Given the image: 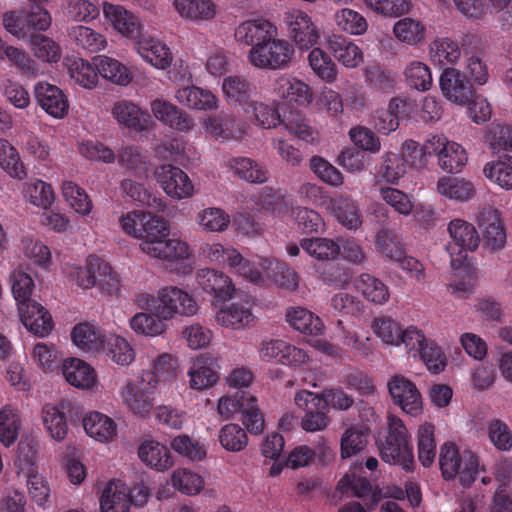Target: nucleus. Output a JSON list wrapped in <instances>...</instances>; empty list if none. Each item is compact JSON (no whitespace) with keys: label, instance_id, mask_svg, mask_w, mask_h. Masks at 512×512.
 <instances>
[{"label":"nucleus","instance_id":"19","mask_svg":"<svg viewBox=\"0 0 512 512\" xmlns=\"http://www.w3.org/2000/svg\"><path fill=\"white\" fill-rule=\"evenodd\" d=\"M34 93L40 107L51 117L63 119L68 114L69 101L59 87L39 82L35 85Z\"/></svg>","mask_w":512,"mask_h":512},{"label":"nucleus","instance_id":"45","mask_svg":"<svg viewBox=\"0 0 512 512\" xmlns=\"http://www.w3.org/2000/svg\"><path fill=\"white\" fill-rule=\"evenodd\" d=\"M101 351L108 359L120 366H128L135 359V352L131 344L116 334L106 336Z\"/></svg>","mask_w":512,"mask_h":512},{"label":"nucleus","instance_id":"3","mask_svg":"<svg viewBox=\"0 0 512 512\" xmlns=\"http://www.w3.org/2000/svg\"><path fill=\"white\" fill-rule=\"evenodd\" d=\"M141 361L145 367L141 375L142 381L152 391H156L161 384L175 380L180 373L178 357L168 352L147 351Z\"/></svg>","mask_w":512,"mask_h":512},{"label":"nucleus","instance_id":"7","mask_svg":"<svg viewBox=\"0 0 512 512\" xmlns=\"http://www.w3.org/2000/svg\"><path fill=\"white\" fill-rule=\"evenodd\" d=\"M154 175L164 193L173 200L189 199L196 193L189 175L177 166L160 165L155 168Z\"/></svg>","mask_w":512,"mask_h":512},{"label":"nucleus","instance_id":"6","mask_svg":"<svg viewBox=\"0 0 512 512\" xmlns=\"http://www.w3.org/2000/svg\"><path fill=\"white\" fill-rule=\"evenodd\" d=\"M296 406L303 411L301 427L307 432H317L326 429L330 424L327 403L319 394L301 390L295 394Z\"/></svg>","mask_w":512,"mask_h":512},{"label":"nucleus","instance_id":"64","mask_svg":"<svg viewBox=\"0 0 512 512\" xmlns=\"http://www.w3.org/2000/svg\"><path fill=\"white\" fill-rule=\"evenodd\" d=\"M485 177L499 188L512 190V165L504 161H491L483 168Z\"/></svg>","mask_w":512,"mask_h":512},{"label":"nucleus","instance_id":"12","mask_svg":"<svg viewBox=\"0 0 512 512\" xmlns=\"http://www.w3.org/2000/svg\"><path fill=\"white\" fill-rule=\"evenodd\" d=\"M477 224L482 234L485 249L496 252L505 247L507 235L500 211L491 207H484L478 213Z\"/></svg>","mask_w":512,"mask_h":512},{"label":"nucleus","instance_id":"46","mask_svg":"<svg viewBox=\"0 0 512 512\" xmlns=\"http://www.w3.org/2000/svg\"><path fill=\"white\" fill-rule=\"evenodd\" d=\"M333 21L338 31L351 36L364 35L368 30L367 19L351 8H341L334 12Z\"/></svg>","mask_w":512,"mask_h":512},{"label":"nucleus","instance_id":"27","mask_svg":"<svg viewBox=\"0 0 512 512\" xmlns=\"http://www.w3.org/2000/svg\"><path fill=\"white\" fill-rule=\"evenodd\" d=\"M82 422L86 434L101 444H109L117 436V423L101 412H89Z\"/></svg>","mask_w":512,"mask_h":512},{"label":"nucleus","instance_id":"4","mask_svg":"<svg viewBox=\"0 0 512 512\" xmlns=\"http://www.w3.org/2000/svg\"><path fill=\"white\" fill-rule=\"evenodd\" d=\"M294 55L293 46L285 39L272 37L260 46L251 48L248 53L249 62L256 68L266 70L286 69Z\"/></svg>","mask_w":512,"mask_h":512},{"label":"nucleus","instance_id":"30","mask_svg":"<svg viewBox=\"0 0 512 512\" xmlns=\"http://www.w3.org/2000/svg\"><path fill=\"white\" fill-rule=\"evenodd\" d=\"M448 232L453 244L460 249L456 258H460L462 262L466 258L464 251H475L479 246L480 237L476 228L463 219L452 220L448 225Z\"/></svg>","mask_w":512,"mask_h":512},{"label":"nucleus","instance_id":"21","mask_svg":"<svg viewBox=\"0 0 512 512\" xmlns=\"http://www.w3.org/2000/svg\"><path fill=\"white\" fill-rule=\"evenodd\" d=\"M154 392L142 380H127L120 388L119 396L129 411L134 414H145L152 407L150 395Z\"/></svg>","mask_w":512,"mask_h":512},{"label":"nucleus","instance_id":"37","mask_svg":"<svg viewBox=\"0 0 512 512\" xmlns=\"http://www.w3.org/2000/svg\"><path fill=\"white\" fill-rule=\"evenodd\" d=\"M94 66L102 78L116 85L127 86L133 79L132 72L125 64L107 55L94 57Z\"/></svg>","mask_w":512,"mask_h":512},{"label":"nucleus","instance_id":"33","mask_svg":"<svg viewBox=\"0 0 512 512\" xmlns=\"http://www.w3.org/2000/svg\"><path fill=\"white\" fill-rule=\"evenodd\" d=\"M62 372L66 381L80 389H91L97 384L95 370L79 358L64 361Z\"/></svg>","mask_w":512,"mask_h":512},{"label":"nucleus","instance_id":"39","mask_svg":"<svg viewBox=\"0 0 512 512\" xmlns=\"http://www.w3.org/2000/svg\"><path fill=\"white\" fill-rule=\"evenodd\" d=\"M243 110L254 125L263 129H273L282 123L274 104L251 100Z\"/></svg>","mask_w":512,"mask_h":512},{"label":"nucleus","instance_id":"18","mask_svg":"<svg viewBox=\"0 0 512 512\" xmlns=\"http://www.w3.org/2000/svg\"><path fill=\"white\" fill-rule=\"evenodd\" d=\"M214 320L222 329L243 331L254 326L256 317L247 306L233 302L221 305L215 311Z\"/></svg>","mask_w":512,"mask_h":512},{"label":"nucleus","instance_id":"42","mask_svg":"<svg viewBox=\"0 0 512 512\" xmlns=\"http://www.w3.org/2000/svg\"><path fill=\"white\" fill-rule=\"evenodd\" d=\"M354 286L367 301L376 305H383L390 298L388 286L368 273L359 275L354 282Z\"/></svg>","mask_w":512,"mask_h":512},{"label":"nucleus","instance_id":"1","mask_svg":"<svg viewBox=\"0 0 512 512\" xmlns=\"http://www.w3.org/2000/svg\"><path fill=\"white\" fill-rule=\"evenodd\" d=\"M139 237L140 250L147 256L174 264L188 260L191 249L180 238H170V225L163 217L149 213Z\"/></svg>","mask_w":512,"mask_h":512},{"label":"nucleus","instance_id":"16","mask_svg":"<svg viewBox=\"0 0 512 512\" xmlns=\"http://www.w3.org/2000/svg\"><path fill=\"white\" fill-rule=\"evenodd\" d=\"M388 390L394 401L405 413L417 416L422 412V397L416 385L408 378L396 375L388 382Z\"/></svg>","mask_w":512,"mask_h":512},{"label":"nucleus","instance_id":"22","mask_svg":"<svg viewBox=\"0 0 512 512\" xmlns=\"http://www.w3.org/2000/svg\"><path fill=\"white\" fill-rule=\"evenodd\" d=\"M187 375L190 388L194 390L207 389L219 379L217 360L207 354L199 355L193 361Z\"/></svg>","mask_w":512,"mask_h":512},{"label":"nucleus","instance_id":"43","mask_svg":"<svg viewBox=\"0 0 512 512\" xmlns=\"http://www.w3.org/2000/svg\"><path fill=\"white\" fill-rule=\"evenodd\" d=\"M301 248L318 261H333L340 255V243L327 237L303 238Z\"/></svg>","mask_w":512,"mask_h":512},{"label":"nucleus","instance_id":"40","mask_svg":"<svg viewBox=\"0 0 512 512\" xmlns=\"http://www.w3.org/2000/svg\"><path fill=\"white\" fill-rule=\"evenodd\" d=\"M393 35L401 43L416 47L426 38V25L419 19L404 17L393 26Z\"/></svg>","mask_w":512,"mask_h":512},{"label":"nucleus","instance_id":"8","mask_svg":"<svg viewBox=\"0 0 512 512\" xmlns=\"http://www.w3.org/2000/svg\"><path fill=\"white\" fill-rule=\"evenodd\" d=\"M200 123L207 135L221 142L240 140L248 128L241 117L224 111L203 117Z\"/></svg>","mask_w":512,"mask_h":512},{"label":"nucleus","instance_id":"5","mask_svg":"<svg viewBox=\"0 0 512 512\" xmlns=\"http://www.w3.org/2000/svg\"><path fill=\"white\" fill-rule=\"evenodd\" d=\"M439 465L446 480L458 476L464 486L475 480L478 471V462L472 450H442Z\"/></svg>","mask_w":512,"mask_h":512},{"label":"nucleus","instance_id":"13","mask_svg":"<svg viewBox=\"0 0 512 512\" xmlns=\"http://www.w3.org/2000/svg\"><path fill=\"white\" fill-rule=\"evenodd\" d=\"M439 85L444 98L457 106L469 103L475 93L467 76L456 68L444 69L439 79Z\"/></svg>","mask_w":512,"mask_h":512},{"label":"nucleus","instance_id":"38","mask_svg":"<svg viewBox=\"0 0 512 512\" xmlns=\"http://www.w3.org/2000/svg\"><path fill=\"white\" fill-rule=\"evenodd\" d=\"M106 336L97 325L88 322L77 324L71 332L73 344L91 353L101 351Z\"/></svg>","mask_w":512,"mask_h":512},{"label":"nucleus","instance_id":"17","mask_svg":"<svg viewBox=\"0 0 512 512\" xmlns=\"http://www.w3.org/2000/svg\"><path fill=\"white\" fill-rule=\"evenodd\" d=\"M134 50L146 63L156 69L165 70L173 61V54L168 45L151 35L142 33L134 43Z\"/></svg>","mask_w":512,"mask_h":512},{"label":"nucleus","instance_id":"58","mask_svg":"<svg viewBox=\"0 0 512 512\" xmlns=\"http://www.w3.org/2000/svg\"><path fill=\"white\" fill-rule=\"evenodd\" d=\"M42 414L43 423L49 435L57 441L63 440L68 432L64 413L53 404H45Z\"/></svg>","mask_w":512,"mask_h":512},{"label":"nucleus","instance_id":"53","mask_svg":"<svg viewBox=\"0 0 512 512\" xmlns=\"http://www.w3.org/2000/svg\"><path fill=\"white\" fill-rule=\"evenodd\" d=\"M429 55L436 63L453 65L460 59L461 50L456 41L448 37H439L430 43Z\"/></svg>","mask_w":512,"mask_h":512},{"label":"nucleus","instance_id":"57","mask_svg":"<svg viewBox=\"0 0 512 512\" xmlns=\"http://www.w3.org/2000/svg\"><path fill=\"white\" fill-rule=\"evenodd\" d=\"M405 173L406 164L402 156L393 152H386L382 155L377 174L384 181L390 184H398Z\"/></svg>","mask_w":512,"mask_h":512},{"label":"nucleus","instance_id":"24","mask_svg":"<svg viewBox=\"0 0 512 512\" xmlns=\"http://www.w3.org/2000/svg\"><path fill=\"white\" fill-rule=\"evenodd\" d=\"M314 450H263L266 460L272 462L269 475L275 477L284 467L296 469L306 466L311 461Z\"/></svg>","mask_w":512,"mask_h":512},{"label":"nucleus","instance_id":"50","mask_svg":"<svg viewBox=\"0 0 512 512\" xmlns=\"http://www.w3.org/2000/svg\"><path fill=\"white\" fill-rule=\"evenodd\" d=\"M68 35L78 47L91 53L104 50L108 44L103 34L87 26H74L69 29Z\"/></svg>","mask_w":512,"mask_h":512},{"label":"nucleus","instance_id":"59","mask_svg":"<svg viewBox=\"0 0 512 512\" xmlns=\"http://www.w3.org/2000/svg\"><path fill=\"white\" fill-rule=\"evenodd\" d=\"M0 166L11 177L23 179L26 176L24 164L16 148L2 138H0Z\"/></svg>","mask_w":512,"mask_h":512},{"label":"nucleus","instance_id":"14","mask_svg":"<svg viewBox=\"0 0 512 512\" xmlns=\"http://www.w3.org/2000/svg\"><path fill=\"white\" fill-rule=\"evenodd\" d=\"M150 110L156 120L182 133L192 131L196 125L189 113L163 97L153 99Z\"/></svg>","mask_w":512,"mask_h":512},{"label":"nucleus","instance_id":"36","mask_svg":"<svg viewBox=\"0 0 512 512\" xmlns=\"http://www.w3.org/2000/svg\"><path fill=\"white\" fill-rule=\"evenodd\" d=\"M437 192L452 201L468 202L475 195V185L460 177L443 176L436 185Z\"/></svg>","mask_w":512,"mask_h":512},{"label":"nucleus","instance_id":"10","mask_svg":"<svg viewBox=\"0 0 512 512\" xmlns=\"http://www.w3.org/2000/svg\"><path fill=\"white\" fill-rule=\"evenodd\" d=\"M196 284L213 298L214 303H223L233 299L236 287L230 276L213 268H201L196 271Z\"/></svg>","mask_w":512,"mask_h":512},{"label":"nucleus","instance_id":"62","mask_svg":"<svg viewBox=\"0 0 512 512\" xmlns=\"http://www.w3.org/2000/svg\"><path fill=\"white\" fill-rule=\"evenodd\" d=\"M171 483L177 491L188 496L199 494L205 485L204 479L199 474L186 469L175 470Z\"/></svg>","mask_w":512,"mask_h":512},{"label":"nucleus","instance_id":"61","mask_svg":"<svg viewBox=\"0 0 512 512\" xmlns=\"http://www.w3.org/2000/svg\"><path fill=\"white\" fill-rule=\"evenodd\" d=\"M404 75L407 84L413 89L424 92L432 87V73L424 62H410L404 70Z\"/></svg>","mask_w":512,"mask_h":512},{"label":"nucleus","instance_id":"2","mask_svg":"<svg viewBox=\"0 0 512 512\" xmlns=\"http://www.w3.org/2000/svg\"><path fill=\"white\" fill-rule=\"evenodd\" d=\"M135 303L141 310L154 312L165 322L177 316H194L199 310L195 298L176 286L163 287L156 294L140 293L136 295Z\"/></svg>","mask_w":512,"mask_h":512},{"label":"nucleus","instance_id":"52","mask_svg":"<svg viewBox=\"0 0 512 512\" xmlns=\"http://www.w3.org/2000/svg\"><path fill=\"white\" fill-rule=\"evenodd\" d=\"M197 225L206 232L221 233L230 225V216L219 207H205L196 214Z\"/></svg>","mask_w":512,"mask_h":512},{"label":"nucleus","instance_id":"25","mask_svg":"<svg viewBox=\"0 0 512 512\" xmlns=\"http://www.w3.org/2000/svg\"><path fill=\"white\" fill-rule=\"evenodd\" d=\"M174 98L180 105L197 111L216 110L219 106V99L215 94L195 85L178 88Z\"/></svg>","mask_w":512,"mask_h":512},{"label":"nucleus","instance_id":"54","mask_svg":"<svg viewBox=\"0 0 512 512\" xmlns=\"http://www.w3.org/2000/svg\"><path fill=\"white\" fill-rule=\"evenodd\" d=\"M337 490L341 493H347L349 490L358 498H368L373 504H377L381 499L380 491L369 483L366 478L346 475L337 484Z\"/></svg>","mask_w":512,"mask_h":512},{"label":"nucleus","instance_id":"31","mask_svg":"<svg viewBox=\"0 0 512 512\" xmlns=\"http://www.w3.org/2000/svg\"><path fill=\"white\" fill-rule=\"evenodd\" d=\"M447 250L451 255V266L454 269L448 290L457 298H467L473 292V275L469 267L464 265L460 258H454L456 252L452 244L448 245Z\"/></svg>","mask_w":512,"mask_h":512},{"label":"nucleus","instance_id":"55","mask_svg":"<svg viewBox=\"0 0 512 512\" xmlns=\"http://www.w3.org/2000/svg\"><path fill=\"white\" fill-rule=\"evenodd\" d=\"M70 78L79 86L85 89H94L98 85V71L87 60L78 58L72 60L68 65Z\"/></svg>","mask_w":512,"mask_h":512},{"label":"nucleus","instance_id":"23","mask_svg":"<svg viewBox=\"0 0 512 512\" xmlns=\"http://www.w3.org/2000/svg\"><path fill=\"white\" fill-rule=\"evenodd\" d=\"M25 328L35 336L46 337L53 328L50 313L37 302L24 303L18 307Z\"/></svg>","mask_w":512,"mask_h":512},{"label":"nucleus","instance_id":"28","mask_svg":"<svg viewBox=\"0 0 512 512\" xmlns=\"http://www.w3.org/2000/svg\"><path fill=\"white\" fill-rule=\"evenodd\" d=\"M111 114L118 125L142 132L147 129L150 116L131 101L120 100L114 103Z\"/></svg>","mask_w":512,"mask_h":512},{"label":"nucleus","instance_id":"20","mask_svg":"<svg viewBox=\"0 0 512 512\" xmlns=\"http://www.w3.org/2000/svg\"><path fill=\"white\" fill-rule=\"evenodd\" d=\"M237 42L255 48L272 37L278 36L277 27L266 19H253L242 22L235 29Z\"/></svg>","mask_w":512,"mask_h":512},{"label":"nucleus","instance_id":"34","mask_svg":"<svg viewBox=\"0 0 512 512\" xmlns=\"http://www.w3.org/2000/svg\"><path fill=\"white\" fill-rule=\"evenodd\" d=\"M286 321L300 333L319 336L325 331L322 319L303 307H291L286 312Z\"/></svg>","mask_w":512,"mask_h":512},{"label":"nucleus","instance_id":"60","mask_svg":"<svg viewBox=\"0 0 512 512\" xmlns=\"http://www.w3.org/2000/svg\"><path fill=\"white\" fill-rule=\"evenodd\" d=\"M334 215L337 221L349 230H357L362 225V214L356 202L346 198L336 200Z\"/></svg>","mask_w":512,"mask_h":512},{"label":"nucleus","instance_id":"41","mask_svg":"<svg viewBox=\"0 0 512 512\" xmlns=\"http://www.w3.org/2000/svg\"><path fill=\"white\" fill-rule=\"evenodd\" d=\"M265 278L270 279L275 284L288 291H296L299 285L300 277L298 273L287 264L265 259L262 263Z\"/></svg>","mask_w":512,"mask_h":512},{"label":"nucleus","instance_id":"49","mask_svg":"<svg viewBox=\"0 0 512 512\" xmlns=\"http://www.w3.org/2000/svg\"><path fill=\"white\" fill-rule=\"evenodd\" d=\"M225 166L233 174L247 182L263 183L267 180L266 171L253 159L234 157L226 161Z\"/></svg>","mask_w":512,"mask_h":512},{"label":"nucleus","instance_id":"9","mask_svg":"<svg viewBox=\"0 0 512 512\" xmlns=\"http://www.w3.org/2000/svg\"><path fill=\"white\" fill-rule=\"evenodd\" d=\"M282 21L289 37L299 49L308 50L317 44L318 29L306 12L299 9L287 10L283 13Z\"/></svg>","mask_w":512,"mask_h":512},{"label":"nucleus","instance_id":"51","mask_svg":"<svg viewBox=\"0 0 512 512\" xmlns=\"http://www.w3.org/2000/svg\"><path fill=\"white\" fill-rule=\"evenodd\" d=\"M201 255L210 263L233 268L241 261L240 252L233 247H226L219 242L204 243L200 248Z\"/></svg>","mask_w":512,"mask_h":512},{"label":"nucleus","instance_id":"15","mask_svg":"<svg viewBox=\"0 0 512 512\" xmlns=\"http://www.w3.org/2000/svg\"><path fill=\"white\" fill-rule=\"evenodd\" d=\"M261 359L287 366H299L308 360L307 353L280 339H264L258 348Z\"/></svg>","mask_w":512,"mask_h":512},{"label":"nucleus","instance_id":"35","mask_svg":"<svg viewBox=\"0 0 512 512\" xmlns=\"http://www.w3.org/2000/svg\"><path fill=\"white\" fill-rule=\"evenodd\" d=\"M328 46L334 57L346 68H356L364 61L361 48L341 35L331 36Z\"/></svg>","mask_w":512,"mask_h":512},{"label":"nucleus","instance_id":"11","mask_svg":"<svg viewBox=\"0 0 512 512\" xmlns=\"http://www.w3.org/2000/svg\"><path fill=\"white\" fill-rule=\"evenodd\" d=\"M102 12L105 20L122 37L136 41L143 33L142 19L124 6L103 2Z\"/></svg>","mask_w":512,"mask_h":512},{"label":"nucleus","instance_id":"56","mask_svg":"<svg viewBox=\"0 0 512 512\" xmlns=\"http://www.w3.org/2000/svg\"><path fill=\"white\" fill-rule=\"evenodd\" d=\"M21 419L15 408L6 405L0 409V442L9 447L18 438Z\"/></svg>","mask_w":512,"mask_h":512},{"label":"nucleus","instance_id":"63","mask_svg":"<svg viewBox=\"0 0 512 512\" xmlns=\"http://www.w3.org/2000/svg\"><path fill=\"white\" fill-rule=\"evenodd\" d=\"M371 328L384 344L399 347V339L404 329L399 322L390 317H378L373 320Z\"/></svg>","mask_w":512,"mask_h":512},{"label":"nucleus","instance_id":"29","mask_svg":"<svg viewBox=\"0 0 512 512\" xmlns=\"http://www.w3.org/2000/svg\"><path fill=\"white\" fill-rule=\"evenodd\" d=\"M173 6L182 19L195 24L212 21L217 14L212 0H174Z\"/></svg>","mask_w":512,"mask_h":512},{"label":"nucleus","instance_id":"44","mask_svg":"<svg viewBox=\"0 0 512 512\" xmlns=\"http://www.w3.org/2000/svg\"><path fill=\"white\" fill-rule=\"evenodd\" d=\"M253 92V85L244 77L233 75L223 79L222 93L229 105L239 104L244 109Z\"/></svg>","mask_w":512,"mask_h":512},{"label":"nucleus","instance_id":"47","mask_svg":"<svg viewBox=\"0 0 512 512\" xmlns=\"http://www.w3.org/2000/svg\"><path fill=\"white\" fill-rule=\"evenodd\" d=\"M129 326L136 334L145 337L160 336L167 329V325L163 318L156 315L154 312L145 310L136 313L129 320Z\"/></svg>","mask_w":512,"mask_h":512},{"label":"nucleus","instance_id":"48","mask_svg":"<svg viewBox=\"0 0 512 512\" xmlns=\"http://www.w3.org/2000/svg\"><path fill=\"white\" fill-rule=\"evenodd\" d=\"M100 265L101 258L89 256L83 266H67L66 274L78 287L90 289L96 286L97 273L99 272Z\"/></svg>","mask_w":512,"mask_h":512},{"label":"nucleus","instance_id":"32","mask_svg":"<svg viewBox=\"0 0 512 512\" xmlns=\"http://www.w3.org/2000/svg\"><path fill=\"white\" fill-rule=\"evenodd\" d=\"M130 489L121 481L106 484L100 497L101 512H129Z\"/></svg>","mask_w":512,"mask_h":512},{"label":"nucleus","instance_id":"26","mask_svg":"<svg viewBox=\"0 0 512 512\" xmlns=\"http://www.w3.org/2000/svg\"><path fill=\"white\" fill-rule=\"evenodd\" d=\"M272 89L273 93L279 98L302 106H308L313 99L310 86L289 75H281L276 78Z\"/></svg>","mask_w":512,"mask_h":512}]
</instances>
